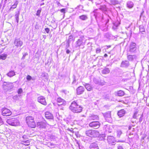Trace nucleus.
Instances as JSON below:
<instances>
[{
    "label": "nucleus",
    "mask_w": 149,
    "mask_h": 149,
    "mask_svg": "<svg viewBox=\"0 0 149 149\" xmlns=\"http://www.w3.org/2000/svg\"><path fill=\"white\" fill-rule=\"evenodd\" d=\"M110 19V17L109 15H106L105 17H102L101 21L103 23V24L101 25L99 24H98L100 28L103 31H107V24L108 23Z\"/></svg>",
    "instance_id": "1"
},
{
    "label": "nucleus",
    "mask_w": 149,
    "mask_h": 149,
    "mask_svg": "<svg viewBox=\"0 0 149 149\" xmlns=\"http://www.w3.org/2000/svg\"><path fill=\"white\" fill-rule=\"evenodd\" d=\"M69 108L72 111L75 113H80L82 110V107L75 102L72 103Z\"/></svg>",
    "instance_id": "2"
},
{
    "label": "nucleus",
    "mask_w": 149,
    "mask_h": 149,
    "mask_svg": "<svg viewBox=\"0 0 149 149\" xmlns=\"http://www.w3.org/2000/svg\"><path fill=\"white\" fill-rule=\"evenodd\" d=\"M96 5L99 8L100 10L103 12H105L107 11V9L105 5H102L101 4L106 1L104 0H94Z\"/></svg>",
    "instance_id": "3"
},
{
    "label": "nucleus",
    "mask_w": 149,
    "mask_h": 149,
    "mask_svg": "<svg viewBox=\"0 0 149 149\" xmlns=\"http://www.w3.org/2000/svg\"><path fill=\"white\" fill-rule=\"evenodd\" d=\"M86 39L84 36H82L76 42V47H81V48L84 47V45H85Z\"/></svg>",
    "instance_id": "4"
},
{
    "label": "nucleus",
    "mask_w": 149,
    "mask_h": 149,
    "mask_svg": "<svg viewBox=\"0 0 149 149\" xmlns=\"http://www.w3.org/2000/svg\"><path fill=\"white\" fill-rule=\"evenodd\" d=\"M7 123L9 125L15 126H18L20 125V123L17 119L13 118L8 119Z\"/></svg>",
    "instance_id": "5"
},
{
    "label": "nucleus",
    "mask_w": 149,
    "mask_h": 149,
    "mask_svg": "<svg viewBox=\"0 0 149 149\" xmlns=\"http://www.w3.org/2000/svg\"><path fill=\"white\" fill-rule=\"evenodd\" d=\"M26 121L27 125L29 127L34 128L36 127L33 118L31 116L27 117L26 118Z\"/></svg>",
    "instance_id": "6"
},
{
    "label": "nucleus",
    "mask_w": 149,
    "mask_h": 149,
    "mask_svg": "<svg viewBox=\"0 0 149 149\" xmlns=\"http://www.w3.org/2000/svg\"><path fill=\"white\" fill-rule=\"evenodd\" d=\"M86 134L91 137H98L99 136V132L95 130H88L86 131Z\"/></svg>",
    "instance_id": "7"
},
{
    "label": "nucleus",
    "mask_w": 149,
    "mask_h": 149,
    "mask_svg": "<svg viewBox=\"0 0 149 149\" xmlns=\"http://www.w3.org/2000/svg\"><path fill=\"white\" fill-rule=\"evenodd\" d=\"M106 120L110 123L112 122V118L111 116V111H108L105 113H103Z\"/></svg>",
    "instance_id": "8"
},
{
    "label": "nucleus",
    "mask_w": 149,
    "mask_h": 149,
    "mask_svg": "<svg viewBox=\"0 0 149 149\" xmlns=\"http://www.w3.org/2000/svg\"><path fill=\"white\" fill-rule=\"evenodd\" d=\"M1 113L2 115L4 116H9L12 114L10 110L6 108H3L1 109Z\"/></svg>",
    "instance_id": "9"
},
{
    "label": "nucleus",
    "mask_w": 149,
    "mask_h": 149,
    "mask_svg": "<svg viewBox=\"0 0 149 149\" xmlns=\"http://www.w3.org/2000/svg\"><path fill=\"white\" fill-rule=\"evenodd\" d=\"M89 126L94 129H97L100 126V123L98 121H93L90 123Z\"/></svg>",
    "instance_id": "10"
},
{
    "label": "nucleus",
    "mask_w": 149,
    "mask_h": 149,
    "mask_svg": "<svg viewBox=\"0 0 149 149\" xmlns=\"http://www.w3.org/2000/svg\"><path fill=\"white\" fill-rule=\"evenodd\" d=\"M14 43V45L17 47L22 46L23 43L22 41L19 38L15 39Z\"/></svg>",
    "instance_id": "11"
},
{
    "label": "nucleus",
    "mask_w": 149,
    "mask_h": 149,
    "mask_svg": "<svg viewBox=\"0 0 149 149\" xmlns=\"http://www.w3.org/2000/svg\"><path fill=\"white\" fill-rule=\"evenodd\" d=\"M136 49V44L134 42H132L130 45L129 51L131 53L134 52Z\"/></svg>",
    "instance_id": "12"
},
{
    "label": "nucleus",
    "mask_w": 149,
    "mask_h": 149,
    "mask_svg": "<svg viewBox=\"0 0 149 149\" xmlns=\"http://www.w3.org/2000/svg\"><path fill=\"white\" fill-rule=\"evenodd\" d=\"M38 101L39 102L44 105L45 106L47 104L45 98L43 96H40L38 97Z\"/></svg>",
    "instance_id": "13"
},
{
    "label": "nucleus",
    "mask_w": 149,
    "mask_h": 149,
    "mask_svg": "<svg viewBox=\"0 0 149 149\" xmlns=\"http://www.w3.org/2000/svg\"><path fill=\"white\" fill-rule=\"evenodd\" d=\"M57 102L58 105H65L66 103V101L60 97H58L57 99Z\"/></svg>",
    "instance_id": "14"
},
{
    "label": "nucleus",
    "mask_w": 149,
    "mask_h": 149,
    "mask_svg": "<svg viewBox=\"0 0 149 149\" xmlns=\"http://www.w3.org/2000/svg\"><path fill=\"white\" fill-rule=\"evenodd\" d=\"M85 90L84 88L82 86H80L78 87L76 89L77 94L78 95H80L82 94Z\"/></svg>",
    "instance_id": "15"
},
{
    "label": "nucleus",
    "mask_w": 149,
    "mask_h": 149,
    "mask_svg": "<svg viewBox=\"0 0 149 149\" xmlns=\"http://www.w3.org/2000/svg\"><path fill=\"white\" fill-rule=\"evenodd\" d=\"M37 125V127L40 129L45 128L47 126L46 123L44 122H38Z\"/></svg>",
    "instance_id": "16"
},
{
    "label": "nucleus",
    "mask_w": 149,
    "mask_h": 149,
    "mask_svg": "<svg viewBox=\"0 0 149 149\" xmlns=\"http://www.w3.org/2000/svg\"><path fill=\"white\" fill-rule=\"evenodd\" d=\"M107 141L109 144L111 145H114V143L115 142V138L111 136H109L107 138Z\"/></svg>",
    "instance_id": "17"
},
{
    "label": "nucleus",
    "mask_w": 149,
    "mask_h": 149,
    "mask_svg": "<svg viewBox=\"0 0 149 149\" xmlns=\"http://www.w3.org/2000/svg\"><path fill=\"white\" fill-rule=\"evenodd\" d=\"M11 84L9 82H4L3 83V87L4 90H8L10 88V86Z\"/></svg>",
    "instance_id": "18"
},
{
    "label": "nucleus",
    "mask_w": 149,
    "mask_h": 149,
    "mask_svg": "<svg viewBox=\"0 0 149 149\" xmlns=\"http://www.w3.org/2000/svg\"><path fill=\"white\" fill-rule=\"evenodd\" d=\"M126 5V7L129 9H132L134 6L133 2L131 1H127Z\"/></svg>",
    "instance_id": "19"
},
{
    "label": "nucleus",
    "mask_w": 149,
    "mask_h": 149,
    "mask_svg": "<svg viewBox=\"0 0 149 149\" xmlns=\"http://www.w3.org/2000/svg\"><path fill=\"white\" fill-rule=\"evenodd\" d=\"M129 62L127 60L123 61L121 64L120 66L122 67L127 68L129 66Z\"/></svg>",
    "instance_id": "20"
},
{
    "label": "nucleus",
    "mask_w": 149,
    "mask_h": 149,
    "mask_svg": "<svg viewBox=\"0 0 149 149\" xmlns=\"http://www.w3.org/2000/svg\"><path fill=\"white\" fill-rule=\"evenodd\" d=\"M18 3L19 2L17 0H15L14 4L11 6L9 10L10 11H13V9L16 8Z\"/></svg>",
    "instance_id": "21"
},
{
    "label": "nucleus",
    "mask_w": 149,
    "mask_h": 149,
    "mask_svg": "<svg viewBox=\"0 0 149 149\" xmlns=\"http://www.w3.org/2000/svg\"><path fill=\"white\" fill-rule=\"evenodd\" d=\"M126 112L124 109H121L118 111V112L117 114L118 116L119 117H122L126 113Z\"/></svg>",
    "instance_id": "22"
},
{
    "label": "nucleus",
    "mask_w": 149,
    "mask_h": 149,
    "mask_svg": "<svg viewBox=\"0 0 149 149\" xmlns=\"http://www.w3.org/2000/svg\"><path fill=\"white\" fill-rule=\"evenodd\" d=\"M45 116L47 119H52L53 118L52 115L49 112H46L45 113Z\"/></svg>",
    "instance_id": "23"
},
{
    "label": "nucleus",
    "mask_w": 149,
    "mask_h": 149,
    "mask_svg": "<svg viewBox=\"0 0 149 149\" xmlns=\"http://www.w3.org/2000/svg\"><path fill=\"white\" fill-rule=\"evenodd\" d=\"M127 58L130 61H132L134 59L136 58V56L135 55H128V54H127Z\"/></svg>",
    "instance_id": "24"
},
{
    "label": "nucleus",
    "mask_w": 149,
    "mask_h": 149,
    "mask_svg": "<svg viewBox=\"0 0 149 149\" xmlns=\"http://www.w3.org/2000/svg\"><path fill=\"white\" fill-rule=\"evenodd\" d=\"M42 77H44L46 80H47L48 79V74L45 72H43L41 75Z\"/></svg>",
    "instance_id": "25"
},
{
    "label": "nucleus",
    "mask_w": 149,
    "mask_h": 149,
    "mask_svg": "<svg viewBox=\"0 0 149 149\" xmlns=\"http://www.w3.org/2000/svg\"><path fill=\"white\" fill-rule=\"evenodd\" d=\"M19 11H18L15 12V18L16 19V20L17 22V24H18L19 18Z\"/></svg>",
    "instance_id": "26"
},
{
    "label": "nucleus",
    "mask_w": 149,
    "mask_h": 149,
    "mask_svg": "<svg viewBox=\"0 0 149 149\" xmlns=\"http://www.w3.org/2000/svg\"><path fill=\"white\" fill-rule=\"evenodd\" d=\"M88 18L87 15H83L79 17V18L82 20H86Z\"/></svg>",
    "instance_id": "27"
},
{
    "label": "nucleus",
    "mask_w": 149,
    "mask_h": 149,
    "mask_svg": "<svg viewBox=\"0 0 149 149\" xmlns=\"http://www.w3.org/2000/svg\"><path fill=\"white\" fill-rule=\"evenodd\" d=\"M110 71L109 68H105L102 70V72L103 74H106L109 73Z\"/></svg>",
    "instance_id": "28"
},
{
    "label": "nucleus",
    "mask_w": 149,
    "mask_h": 149,
    "mask_svg": "<svg viewBox=\"0 0 149 149\" xmlns=\"http://www.w3.org/2000/svg\"><path fill=\"white\" fill-rule=\"evenodd\" d=\"M89 118L90 120H98L99 117L96 115H92L89 116Z\"/></svg>",
    "instance_id": "29"
},
{
    "label": "nucleus",
    "mask_w": 149,
    "mask_h": 149,
    "mask_svg": "<svg viewBox=\"0 0 149 149\" xmlns=\"http://www.w3.org/2000/svg\"><path fill=\"white\" fill-rule=\"evenodd\" d=\"M124 92L122 90H120L117 92V94L119 96H122L124 95Z\"/></svg>",
    "instance_id": "30"
},
{
    "label": "nucleus",
    "mask_w": 149,
    "mask_h": 149,
    "mask_svg": "<svg viewBox=\"0 0 149 149\" xmlns=\"http://www.w3.org/2000/svg\"><path fill=\"white\" fill-rule=\"evenodd\" d=\"M15 75V73L14 71H10L7 74V75L8 76L10 77H13Z\"/></svg>",
    "instance_id": "31"
},
{
    "label": "nucleus",
    "mask_w": 149,
    "mask_h": 149,
    "mask_svg": "<svg viewBox=\"0 0 149 149\" xmlns=\"http://www.w3.org/2000/svg\"><path fill=\"white\" fill-rule=\"evenodd\" d=\"M85 86L86 89L88 91H91L92 89V86L89 84H86Z\"/></svg>",
    "instance_id": "32"
},
{
    "label": "nucleus",
    "mask_w": 149,
    "mask_h": 149,
    "mask_svg": "<svg viewBox=\"0 0 149 149\" xmlns=\"http://www.w3.org/2000/svg\"><path fill=\"white\" fill-rule=\"evenodd\" d=\"M90 148H94L95 149L96 148H98L97 145V143H91L90 145Z\"/></svg>",
    "instance_id": "33"
},
{
    "label": "nucleus",
    "mask_w": 149,
    "mask_h": 149,
    "mask_svg": "<svg viewBox=\"0 0 149 149\" xmlns=\"http://www.w3.org/2000/svg\"><path fill=\"white\" fill-rule=\"evenodd\" d=\"M7 55L6 54H3L0 55V59L3 60H5L7 58Z\"/></svg>",
    "instance_id": "34"
},
{
    "label": "nucleus",
    "mask_w": 149,
    "mask_h": 149,
    "mask_svg": "<svg viewBox=\"0 0 149 149\" xmlns=\"http://www.w3.org/2000/svg\"><path fill=\"white\" fill-rule=\"evenodd\" d=\"M110 1L111 4L113 5H115L119 3V1L117 0H110Z\"/></svg>",
    "instance_id": "35"
},
{
    "label": "nucleus",
    "mask_w": 149,
    "mask_h": 149,
    "mask_svg": "<svg viewBox=\"0 0 149 149\" xmlns=\"http://www.w3.org/2000/svg\"><path fill=\"white\" fill-rule=\"evenodd\" d=\"M22 142L24 143V145L26 146H29L30 144V141L29 140L24 141Z\"/></svg>",
    "instance_id": "36"
},
{
    "label": "nucleus",
    "mask_w": 149,
    "mask_h": 149,
    "mask_svg": "<svg viewBox=\"0 0 149 149\" xmlns=\"http://www.w3.org/2000/svg\"><path fill=\"white\" fill-rule=\"evenodd\" d=\"M117 136L119 137L122 134V131L120 130H118L117 131Z\"/></svg>",
    "instance_id": "37"
},
{
    "label": "nucleus",
    "mask_w": 149,
    "mask_h": 149,
    "mask_svg": "<svg viewBox=\"0 0 149 149\" xmlns=\"http://www.w3.org/2000/svg\"><path fill=\"white\" fill-rule=\"evenodd\" d=\"M96 53L97 54L100 53L101 51V49L100 47H98L95 49Z\"/></svg>",
    "instance_id": "38"
},
{
    "label": "nucleus",
    "mask_w": 149,
    "mask_h": 149,
    "mask_svg": "<svg viewBox=\"0 0 149 149\" xmlns=\"http://www.w3.org/2000/svg\"><path fill=\"white\" fill-rule=\"evenodd\" d=\"M41 11V9L40 8V9L38 10H37V13L36 14V15L38 16L39 17L40 15V13Z\"/></svg>",
    "instance_id": "39"
},
{
    "label": "nucleus",
    "mask_w": 149,
    "mask_h": 149,
    "mask_svg": "<svg viewBox=\"0 0 149 149\" xmlns=\"http://www.w3.org/2000/svg\"><path fill=\"white\" fill-rule=\"evenodd\" d=\"M139 30L140 32H145V29L143 26H140L139 27Z\"/></svg>",
    "instance_id": "40"
},
{
    "label": "nucleus",
    "mask_w": 149,
    "mask_h": 149,
    "mask_svg": "<svg viewBox=\"0 0 149 149\" xmlns=\"http://www.w3.org/2000/svg\"><path fill=\"white\" fill-rule=\"evenodd\" d=\"M118 26V23H113V26L112 28L114 29H116Z\"/></svg>",
    "instance_id": "41"
},
{
    "label": "nucleus",
    "mask_w": 149,
    "mask_h": 149,
    "mask_svg": "<svg viewBox=\"0 0 149 149\" xmlns=\"http://www.w3.org/2000/svg\"><path fill=\"white\" fill-rule=\"evenodd\" d=\"M93 82L96 84H99V82L98 80L95 78L93 79Z\"/></svg>",
    "instance_id": "42"
},
{
    "label": "nucleus",
    "mask_w": 149,
    "mask_h": 149,
    "mask_svg": "<svg viewBox=\"0 0 149 149\" xmlns=\"http://www.w3.org/2000/svg\"><path fill=\"white\" fill-rule=\"evenodd\" d=\"M137 113L138 112L137 111H136L134 112V115L133 116V118L135 119L136 118V116Z\"/></svg>",
    "instance_id": "43"
},
{
    "label": "nucleus",
    "mask_w": 149,
    "mask_h": 149,
    "mask_svg": "<svg viewBox=\"0 0 149 149\" xmlns=\"http://www.w3.org/2000/svg\"><path fill=\"white\" fill-rule=\"evenodd\" d=\"M23 92L22 90V88H19L17 91V93L18 94H21Z\"/></svg>",
    "instance_id": "44"
},
{
    "label": "nucleus",
    "mask_w": 149,
    "mask_h": 149,
    "mask_svg": "<svg viewBox=\"0 0 149 149\" xmlns=\"http://www.w3.org/2000/svg\"><path fill=\"white\" fill-rule=\"evenodd\" d=\"M109 127V126L108 125H106L104 126V128L105 129L106 131H107V129Z\"/></svg>",
    "instance_id": "45"
},
{
    "label": "nucleus",
    "mask_w": 149,
    "mask_h": 149,
    "mask_svg": "<svg viewBox=\"0 0 149 149\" xmlns=\"http://www.w3.org/2000/svg\"><path fill=\"white\" fill-rule=\"evenodd\" d=\"M32 79V77L30 75H28L26 77V79L28 80H30Z\"/></svg>",
    "instance_id": "46"
},
{
    "label": "nucleus",
    "mask_w": 149,
    "mask_h": 149,
    "mask_svg": "<svg viewBox=\"0 0 149 149\" xmlns=\"http://www.w3.org/2000/svg\"><path fill=\"white\" fill-rule=\"evenodd\" d=\"M28 54L27 53H25L24 54H23V55L22 57V59H24L25 58V56H26L27 55H28Z\"/></svg>",
    "instance_id": "47"
},
{
    "label": "nucleus",
    "mask_w": 149,
    "mask_h": 149,
    "mask_svg": "<svg viewBox=\"0 0 149 149\" xmlns=\"http://www.w3.org/2000/svg\"><path fill=\"white\" fill-rule=\"evenodd\" d=\"M45 30L47 33H49L50 31L49 29L47 28H45Z\"/></svg>",
    "instance_id": "48"
},
{
    "label": "nucleus",
    "mask_w": 149,
    "mask_h": 149,
    "mask_svg": "<svg viewBox=\"0 0 149 149\" xmlns=\"http://www.w3.org/2000/svg\"><path fill=\"white\" fill-rule=\"evenodd\" d=\"M83 8V6H82L80 5L78 6L76 8L77 9L78 8H79L81 9H82Z\"/></svg>",
    "instance_id": "49"
},
{
    "label": "nucleus",
    "mask_w": 149,
    "mask_h": 149,
    "mask_svg": "<svg viewBox=\"0 0 149 149\" xmlns=\"http://www.w3.org/2000/svg\"><path fill=\"white\" fill-rule=\"evenodd\" d=\"M13 98L15 100H17L18 99V97L17 95H15L13 97Z\"/></svg>",
    "instance_id": "50"
},
{
    "label": "nucleus",
    "mask_w": 149,
    "mask_h": 149,
    "mask_svg": "<svg viewBox=\"0 0 149 149\" xmlns=\"http://www.w3.org/2000/svg\"><path fill=\"white\" fill-rule=\"evenodd\" d=\"M105 84V82L104 81H103L102 82H99V84H98L99 85L103 86Z\"/></svg>",
    "instance_id": "51"
},
{
    "label": "nucleus",
    "mask_w": 149,
    "mask_h": 149,
    "mask_svg": "<svg viewBox=\"0 0 149 149\" xmlns=\"http://www.w3.org/2000/svg\"><path fill=\"white\" fill-rule=\"evenodd\" d=\"M65 8H63L60 10V11L62 12L63 13H65Z\"/></svg>",
    "instance_id": "52"
},
{
    "label": "nucleus",
    "mask_w": 149,
    "mask_h": 149,
    "mask_svg": "<svg viewBox=\"0 0 149 149\" xmlns=\"http://www.w3.org/2000/svg\"><path fill=\"white\" fill-rule=\"evenodd\" d=\"M55 145V144L52 143H50L49 144V145L48 146L49 147L50 146H54Z\"/></svg>",
    "instance_id": "53"
},
{
    "label": "nucleus",
    "mask_w": 149,
    "mask_h": 149,
    "mask_svg": "<svg viewBox=\"0 0 149 149\" xmlns=\"http://www.w3.org/2000/svg\"><path fill=\"white\" fill-rule=\"evenodd\" d=\"M7 0H5V1H4V4L3 5V9L4 8L5 6V4L6 3H7Z\"/></svg>",
    "instance_id": "54"
},
{
    "label": "nucleus",
    "mask_w": 149,
    "mask_h": 149,
    "mask_svg": "<svg viewBox=\"0 0 149 149\" xmlns=\"http://www.w3.org/2000/svg\"><path fill=\"white\" fill-rule=\"evenodd\" d=\"M1 127L0 126V133L3 134L4 132V131L2 129H1Z\"/></svg>",
    "instance_id": "55"
},
{
    "label": "nucleus",
    "mask_w": 149,
    "mask_h": 149,
    "mask_svg": "<svg viewBox=\"0 0 149 149\" xmlns=\"http://www.w3.org/2000/svg\"><path fill=\"white\" fill-rule=\"evenodd\" d=\"M69 47V43L68 42L67 43L66 45V48L67 49L68 47Z\"/></svg>",
    "instance_id": "56"
},
{
    "label": "nucleus",
    "mask_w": 149,
    "mask_h": 149,
    "mask_svg": "<svg viewBox=\"0 0 149 149\" xmlns=\"http://www.w3.org/2000/svg\"><path fill=\"white\" fill-rule=\"evenodd\" d=\"M0 123L2 124L3 123V122L2 119L0 117Z\"/></svg>",
    "instance_id": "57"
},
{
    "label": "nucleus",
    "mask_w": 149,
    "mask_h": 149,
    "mask_svg": "<svg viewBox=\"0 0 149 149\" xmlns=\"http://www.w3.org/2000/svg\"><path fill=\"white\" fill-rule=\"evenodd\" d=\"M77 144L78 145V146L79 148V149H81V147L79 144L78 142H77Z\"/></svg>",
    "instance_id": "58"
},
{
    "label": "nucleus",
    "mask_w": 149,
    "mask_h": 149,
    "mask_svg": "<svg viewBox=\"0 0 149 149\" xmlns=\"http://www.w3.org/2000/svg\"><path fill=\"white\" fill-rule=\"evenodd\" d=\"M70 52V51L68 49H67L66 51V53L67 54H69Z\"/></svg>",
    "instance_id": "59"
},
{
    "label": "nucleus",
    "mask_w": 149,
    "mask_h": 149,
    "mask_svg": "<svg viewBox=\"0 0 149 149\" xmlns=\"http://www.w3.org/2000/svg\"><path fill=\"white\" fill-rule=\"evenodd\" d=\"M118 149H123V147L121 146H119L118 147Z\"/></svg>",
    "instance_id": "60"
},
{
    "label": "nucleus",
    "mask_w": 149,
    "mask_h": 149,
    "mask_svg": "<svg viewBox=\"0 0 149 149\" xmlns=\"http://www.w3.org/2000/svg\"><path fill=\"white\" fill-rule=\"evenodd\" d=\"M72 36H70L69 37V40H70L72 39Z\"/></svg>",
    "instance_id": "61"
},
{
    "label": "nucleus",
    "mask_w": 149,
    "mask_h": 149,
    "mask_svg": "<svg viewBox=\"0 0 149 149\" xmlns=\"http://www.w3.org/2000/svg\"><path fill=\"white\" fill-rule=\"evenodd\" d=\"M44 4H45V3H42L40 4V6H42Z\"/></svg>",
    "instance_id": "62"
},
{
    "label": "nucleus",
    "mask_w": 149,
    "mask_h": 149,
    "mask_svg": "<svg viewBox=\"0 0 149 149\" xmlns=\"http://www.w3.org/2000/svg\"><path fill=\"white\" fill-rule=\"evenodd\" d=\"M108 56V55H107V54H105L104 55V56L105 57H107V56Z\"/></svg>",
    "instance_id": "63"
},
{
    "label": "nucleus",
    "mask_w": 149,
    "mask_h": 149,
    "mask_svg": "<svg viewBox=\"0 0 149 149\" xmlns=\"http://www.w3.org/2000/svg\"><path fill=\"white\" fill-rule=\"evenodd\" d=\"M75 81H76L75 79H74V80L73 81L72 84H74V83L75 82Z\"/></svg>",
    "instance_id": "64"
}]
</instances>
